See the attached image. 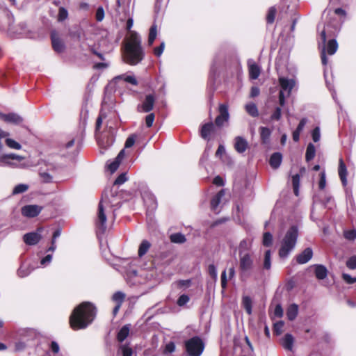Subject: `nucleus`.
Segmentation results:
<instances>
[{
  "mask_svg": "<svg viewBox=\"0 0 356 356\" xmlns=\"http://www.w3.org/2000/svg\"><path fill=\"white\" fill-rule=\"evenodd\" d=\"M280 90L279 92V104L281 107L285 105L286 99L288 98L296 86V81L293 79H289L284 76L279 77Z\"/></svg>",
  "mask_w": 356,
  "mask_h": 356,
  "instance_id": "nucleus-6",
  "label": "nucleus"
},
{
  "mask_svg": "<svg viewBox=\"0 0 356 356\" xmlns=\"http://www.w3.org/2000/svg\"><path fill=\"white\" fill-rule=\"evenodd\" d=\"M155 115L153 113L148 114L145 117V124L147 127H151L154 123Z\"/></svg>",
  "mask_w": 356,
  "mask_h": 356,
  "instance_id": "nucleus-55",
  "label": "nucleus"
},
{
  "mask_svg": "<svg viewBox=\"0 0 356 356\" xmlns=\"http://www.w3.org/2000/svg\"><path fill=\"white\" fill-rule=\"evenodd\" d=\"M104 17V10L102 7H99L96 11V19L101 22Z\"/></svg>",
  "mask_w": 356,
  "mask_h": 356,
  "instance_id": "nucleus-62",
  "label": "nucleus"
},
{
  "mask_svg": "<svg viewBox=\"0 0 356 356\" xmlns=\"http://www.w3.org/2000/svg\"><path fill=\"white\" fill-rule=\"evenodd\" d=\"M314 273L317 279L324 280L327 275V270L325 266L316 264L314 266Z\"/></svg>",
  "mask_w": 356,
  "mask_h": 356,
  "instance_id": "nucleus-27",
  "label": "nucleus"
},
{
  "mask_svg": "<svg viewBox=\"0 0 356 356\" xmlns=\"http://www.w3.org/2000/svg\"><path fill=\"white\" fill-rule=\"evenodd\" d=\"M129 334V327L128 325H124L118 332L117 339L120 342H122L126 339Z\"/></svg>",
  "mask_w": 356,
  "mask_h": 356,
  "instance_id": "nucleus-35",
  "label": "nucleus"
},
{
  "mask_svg": "<svg viewBox=\"0 0 356 356\" xmlns=\"http://www.w3.org/2000/svg\"><path fill=\"white\" fill-rule=\"evenodd\" d=\"M326 186V175L325 170L320 173V179L318 181V188L320 190H323Z\"/></svg>",
  "mask_w": 356,
  "mask_h": 356,
  "instance_id": "nucleus-50",
  "label": "nucleus"
},
{
  "mask_svg": "<svg viewBox=\"0 0 356 356\" xmlns=\"http://www.w3.org/2000/svg\"><path fill=\"white\" fill-rule=\"evenodd\" d=\"M150 247L151 243L147 240H143L139 245L138 256L140 257L144 256L147 252Z\"/></svg>",
  "mask_w": 356,
  "mask_h": 356,
  "instance_id": "nucleus-36",
  "label": "nucleus"
},
{
  "mask_svg": "<svg viewBox=\"0 0 356 356\" xmlns=\"http://www.w3.org/2000/svg\"><path fill=\"white\" fill-rule=\"evenodd\" d=\"M215 126L212 122L203 124L200 129V136L204 140H209L210 136L214 132Z\"/></svg>",
  "mask_w": 356,
  "mask_h": 356,
  "instance_id": "nucleus-22",
  "label": "nucleus"
},
{
  "mask_svg": "<svg viewBox=\"0 0 356 356\" xmlns=\"http://www.w3.org/2000/svg\"><path fill=\"white\" fill-rule=\"evenodd\" d=\"M141 196L147 212H152L157 207V202L154 195L147 188L141 191Z\"/></svg>",
  "mask_w": 356,
  "mask_h": 356,
  "instance_id": "nucleus-10",
  "label": "nucleus"
},
{
  "mask_svg": "<svg viewBox=\"0 0 356 356\" xmlns=\"http://www.w3.org/2000/svg\"><path fill=\"white\" fill-rule=\"evenodd\" d=\"M219 115L216 118L215 123L216 126L222 127L229 120V118L227 106L225 104H220L219 106Z\"/></svg>",
  "mask_w": 356,
  "mask_h": 356,
  "instance_id": "nucleus-15",
  "label": "nucleus"
},
{
  "mask_svg": "<svg viewBox=\"0 0 356 356\" xmlns=\"http://www.w3.org/2000/svg\"><path fill=\"white\" fill-rule=\"evenodd\" d=\"M9 136V133L3 131L0 129V150L3 149V145L2 143V140L5 139L6 144L10 149H20L22 148V145L17 141L13 139L7 138Z\"/></svg>",
  "mask_w": 356,
  "mask_h": 356,
  "instance_id": "nucleus-14",
  "label": "nucleus"
},
{
  "mask_svg": "<svg viewBox=\"0 0 356 356\" xmlns=\"http://www.w3.org/2000/svg\"><path fill=\"white\" fill-rule=\"evenodd\" d=\"M68 17V12L67 10L64 8L63 7L59 8V12L58 14V22H63Z\"/></svg>",
  "mask_w": 356,
  "mask_h": 356,
  "instance_id": "nucleus-48",
  "label": "nucleus"
},
{
  "mask_svg": "<svg viewBox=\"0 0 356 356\" xmlns=\"http://www.w3.org/2000/svg\"><path fill=\"white\" fill-rule=\"evenodd\" d=\"M271 131L268 127H260V137L263 143L266 144L269 142Z\"/></svg>",
  "mask_w": 356,
  "mask_h": 356,
  "instance_id": "nucleus-34",
  "label": "nucleus"
},
{
  "mask_svg": "<svg viewBox=\"0 0 356 356\" xmlns=\"http://www.w3.org/2000/svg\"><path fill=\"white\" fill-rule=\"evenodd\" d=\"M276 10L275 8L272 7L269 8L266 17V20L268 24H272L275 18Z\"/></svg>",
  "mask_w": 356,
  "mask_h": 356,
  "instance_id": "nucleus-49",
  "label": "nucleus"
},
{
  "mask_svg": "<svg viewBox=\"0 0 356 356\" xmlns=\"http://www.w3.org/2000/svg\"><path fill=\"white\" fill-rule=\"evenodd\" d=\"M282 117V109L280 107H276L273 111V113L270 115V120L272 121H278L281 119Z\"/></svg>",
  "mask_w": 356,
  "mask_h": 356,
  "instance_id": "nucleus-47",
  "label": "nucleus"
},
{
  "mask_svg": "<svg viewBox=\"0 0 356 356\" xmlns=\"http://www.w3.org/2000/svg\"><path fill=\"white\" fill-rule=\"evenodd\" d=\"M125 155L124 149H122L116 158L108 164V170L111 172V173H114L120 166L122 159H124Z\"/></svg>",
  "mask_w": 356,
  "mask_h": 356,
  "instance_id": "nucleus-20",
  "label": "nucleus"
},
{
  "mask_svg": "<svg viewBox=\"0 0 356 356\" xmlns=\"http://www.w3.org/2000/svg\"><path fill=\"white\" fill-rule=\"evenodd\" d=\"M52 260V254H48L44 258H42L40 261V265L43 267L49 265Z\"/></svg>",
  "mask_w": 356,
  "mask_h": 356,
  "instance_id": "nucleus-57",
  "label": "nucleus"
},
{
  "mask_svg": "<svg viewBox=\"0 0 356 356\" xmlns=\"http://www.w3.org/2000/svg\"><path fill=\"white\" fill-rule=\"evenodd\" d=\"M298 236V229L296 225L291 226L286 232L281 241L279 255L281 258H286L295 248Z\"/></svg>",
  "mask_w": 356,
  "mask_h": 356,
  "instance_id": "nucleus-4",
  "label": "nucleus"
},
{
  "mask_svg": "<svg viewBox=\"0 0 356 356\" xmlns=\"http://www.w3.org/2000/svg\"><path fill=\"white\" fill-rule=\"evenodd\" d=\"M164 48H165V42H162L159 47L154 48V55L158 57L161 56V54L163 52Z\"/></svg>",
  "mask_w": 356,
  "mask_h": 356,
  "instance_id": "nucleus-58",
  "label": "nucleus"
},
{
  "mask_svg": "<svg viewBox=\"0 0 356 356\" xmlns=\"http://www.w3.org/2000/svg\"><path fill=\"white\" fill-rule=\"evenodd\" d=\"M0 118L6 122L15 124H19L23 121L21 116L13 113L8 114L0 113Z\"/></svg>",
  "mask_w": 356,
  "mask_h": 356,
  "instance_id": "nucleus-23",
  "label": "nucleus"
},
{
  "mask_svg": "<svg viewBox=\"0 0 356 356\" xmlns=\"http://www.w3.org/2000/svg\"><path fill=\"white\" fill-rule=\"evenodd\" d=\"M344 237L349 241L355 240L356 238V231L353 229L345 231Z\"/></svg>",
  "mask_w": 356,
  "mask_h": 356,
  "instance_id": "nucleus-54",
  "label": "nucleus"
},
{
  "mask_svg": "<svg viewBox=\"0 0 356 356\" xmlns=\"http://www.w3.org/2000/svg\"><path fill=\"white\" fill-rule=\"evenodd\" d=\"M120 207V200L117 198V195H114L112 190L110 191L109 194L108 192L103 193L99 204L97 219L96 221L97 234H104L106 229V213L112 207L118 209Z\"/></svg>",
  "mask_w": 356,
  "mask_h": 356,
  "instance_id": "nucleus-2",
  "label": "nucleus"
},
{
  "mask_svg": "<svg viewBox=\"0 0 356 356\" xmlns=\"http://www.w3.org/2000/svg\"><path fill=\"white\" fill-rule=\"evenodd\" d=\"M248 66L250 79L252 80L258 79L261 74V67L252 59L248 60Z\"/></svg>",
  "mask_w": 356,
  "mask_h": 356,
  "instance_id": "nucleus-16",
  "label": "nucleus"
},
{
  "mask_svg": "<svg viewBox=\"0 0 356 356\" xmlns=\"http://www.w3.org/2000/svg\"><path fill=\"white\" fill-rule=\"evenodd\" d=\"M39 174L43 182L50 183L52 181L53 175L49 172L40 171Z\"/></svg>",
  "mask_w": 356,
  "mask_h": 356,
  "instance_id": "nucleus-44",
  "label": "nucleus"
},
{
  "mask_svg": "<svg viewBox=\"0 0 356 356\" xmlns=\"http://www.w3.org/2000/svg\"><path fill=\"white\" fill-rule=\"evenodd\" d=\"M42 210V207L36 204H29L24 206L21 212L23 216L26 218H34L40 214Z\"/></svg>",
  "mask_w": 356,
  "mask_h": 356,
  "instance_id": "nucleus-12",
  "label": "nucleus"
},
{
  "mask_svg": "<svg viewBox=\"0 0 356 356\" xmlns=\"http://www.w3.org/2000/svg\"><path fill=\"white\" fill-rule=\"evenodd\" d=\"M242 304L245 309L246 312L250 315L252 314V300L248 296H245L243 298Z\"/></svg>",
  "mask_w": 356,
  "mask_h": 356,
  "instance_id": "nucleus-39",
  "label": "nucleus"
},
{
  "mask_svg": "<svg viewBox=\"0 0 356 356\" xmlns=\"http://www.w3.org/2000/svg\"><path fill=\"white\" fill-rule=\"evenodd\" d=\"M294 337L292 334L287 333L281 339V345L289 351H293Z\"/></svg>",
  "mask_w": 356,
  "mask_h": 356,
  "instance_id": "nucleus-24",
  "label": "nucleus"
},
{
  "mask_svg": "<svg viewBox=\"0 0 356 356\" xmlns=\"http://www.w3.org/2000/svg\"><path fill=\"white\" fill-rule=\"evenodd\" d=\"M346 266L351 270L356 269V255L350 257L346 261Z\"/></svg>",
  "mask_w": 356,
  "mask_h": 356,
  "instance_id": "nucleus-53",
  "label": "nucleus"
},
{
  "mask_svg": "<svg viewBox=\"0 0 356 356\" xmlns=\"http://www.w3.org/2000/svg\"><path fill=\"white\" fill-rule=\"evenodd\" d=\"M312 249L310 248H307L296 256V261L300 264H304L307 263L312 258Z\"/></svg>",
  "mask_w": 356,
  "mask_h": 356,
  "instance_id": "nucleus-21",
  "label": "nucleus"
},
{
  "mask_svg": "<svg viewBox=\"0 0 356 356\" xmlns=\"http://www.w3.org/2000/svg\"><path fill=\"white\" fill-rule=\"evenodd\" d=\"M262 243L266 247H270L272 245L273 236L270 232H267L264 234Z\"/></svg>",
  "mask_w": 356,
  "mask_h": 356,
  "instance_id": "nucleus-43",
  "label": "nucleus"
},
{
  "mask_svg": "<svg viewBox=\"0 0 356 356\" xmlns=\"http://www.w3.org/2000/svg\"><path fill=\"white\" fill-rule=\"evenodd\" d=\"M282 161V155L279 152H275L270 156L269 163L273 168L277 169L281 165Z\"/></svg>",
  "mask_w": 356,
  "mask_h": 356,
  "instance_id": "nucleus-28",
  "label": "nucleus"
},
{
  "mask_svg": "<svg viewBox=\"0 0 356 356\" xmlns=\"http://www.w3.org/2000/svg\"><path fill=\"white\" fill-rule=\"evenodd\" d=\"M143 57L140 37L136 33L131 32L124 48V61L129 65H135L139 63Z\"/></svg>",
  "mask_w": 356,
  "mask_h": 356,
  "instance_id": "nucleus-3",
  "label": "nucleus"
},
{
  "mask_svg": "<svg viewBox=\"0 0 356 356\" xmlns=\"http://www.w3.org/2000/svg\"><path fill=\"white\" fill-rule=\"evenodd\" d=\"M339 176L342 182L343 186H346L347 184V168L343 160L341 158L339 161V169H338Z\"/></svg>",
  "mask_w": 356,
  "mask_h": 356,
  "instance_id": "nucleus-25",
  "label": "nucleus"
},
{
  "mask_svg": "<svg viewBox=\"0 0 356 356\" xmlns=\"http://www.w3.org/2000/svg\"><path fill=\"white\" fill-rule=\"evenodd\" d=\"M235 150L239 153H244L248 147V143L246 139L242 136H236L234 138V143Z\"/></svg>",
  "mask_w": 356,
  "mask_h": 356,
  "instance_id": "nucleus-19",
  "label": "nucleus"
},
{
  "mask_svg": "<svg viewBox=\"0 0 356 356\" xmlns=\"http://www.w3.org/2000/svg\"><path fill=\"white\" fill-rule=\"evenodd\" d=\"M274 315L276 317L281 318L283 316V309L281 305H277L274 309Z\"/></svg>",
  "mask_w": 356,
  "mask_h": 356,
  "instance_id": "nucleus-63",
  "label": "nucleus"
},
{
  "mask_svg": "<svg viewBox=\"0 0 356 356\" xmlns=\"http://www.w3.org/2000/svg\"><path fill=\"white\" fill-rule=\"evenodd\" d=\"M136 141V136L134 135H131L129 137L127 138L125 142L124 147L125 148H130L131 147Z\"/></svg>",
  "mask_w": 356,
  "mask_h": 356,
  "instance_id": "nucleus-59",
  "label": "nucleus"
},
{
  "mask_svg": "<svg viewBox=\"0 0 356 356\" xmlns=\"http://www.w3.org/2000/svg\"><path fill=\"white\" fill-rule=\"evenodd\" d=\"M96 307L90 302H83L76 307L70 316V324L74 330L86 328L96 316Z\"/></svg>",
  "mask_w": 356,
  "mask_h": 356,
  "instance_id": "nucleus-1",
  "label": "nucleus"
},
{
  "mask_svg": "<svg viewBox=\"0 0 356 356\" xmlns=\"http://www.w3.org/2000/svg\"><path fill=\"white\" fill-rule=\"evenodd\" d=\"M191 280H180L173 282L172 285L181 291H185L191 286Z\"/></svg>",
  "mask_w": 356,
  "mask_h": 356,
  "instance_id": "nucleus-30",
  "label": "nucleus"
},
{
  "mask_svg": "<svg viewBox=\"0 0 356 356\" xmlns=\"http://www.w3.org/2000/svg\"><path fill=\"white\" fill-rule=\"evenodd\" d=\"M338 49V43L334 38H330L325 43V55L326 53L330 56L334 54Z\"/></svg>",
  "mask_w": 356,
  "mask_h": 356,
  "instance_id": "nucleus-26",
  "label": "nucleus"
},
{
  "mask_svg": "<svg viewBox=\"0 0 356 356\" xmlns=\"http://www.w3.org/2000/svg\"><path fill=\"white\" fill-rule=\"evenodd\" d=\"M156 97L154 94H148L144 100L138 106V111L143 113H149L153 110Z\"/></svg>",
  "mask_w": 356,
  "mask_h": 356,
  "instance_id": "nucleus-11",
  "label": "nucleus"
},
{
  "mask_svg": "<svg viewBox=\"0 0 356 356\" xmlns=\"http://www.w3.org/2000/svg\"><path fill=\"white\" fill-rule=\"evenodd\" d=\"M209 275L214 278L217 277V269L213 264H210L208 267Z\"/></svg>",
  "mask_w": 356,
  "mask_h": 356,
  "instance_id": "nucleus-64",
  "label": "nucleus"
},
{
  "mask_svg": "<svg viewBox=\"0 0 356 356\" xmlns=\"http://www.w3.org/2000/svg\"><path fill=\"white\" fill-rule=\"evenodd\" d=\"M225 191L220 190L211 200V210L216 213H218L220 211V204L221 202L222 198L225 196Z\"/></svg>",
  "mask_w": 356,
  "mask_h": 356,
  "instance_id": "nucleus-18",
  "label": "nucleus"
},
{
  "mask_svg": "<svg viewBox=\"0 0 356 356\" xmlns=\"http://www.w3.org/2000/svg\"><path fill=\"white\" fill-rule=\"evenodd\" d=\"M284 327V322L279 321L274 324V331L277 334H280L282 332V329Z\"/></svg>",
  "mask_w": 356,
  "mask_h": 356,
  "instance_id": "nucleus-60",
  "label": "nucleus"
},
{
  "mask_svg": "<svg viewBox=\"0 0 356 356\" xmlns=\"http://www.w3.org/2000/svg\"><path fill=\"white\" fill-rule=\"evenodd\" d=\"M127 180V172L121 173L115 180L114 185H122Z\"/></svg>",
  "mask_w": 356,
  "mask_h": 356,
  "instance_id": "nucleus-52",
  "label": "nucleus"
},
{
  "mask_svg": "<svg viewBox=\"0 0 356 356\" xmlns=\"http://www.w3.org/2000/svg\"><path fill=\"white\" fill-rule=\"evenodd\" d=\"M271 267V252L268 250L265 252L264 268L266 270H269Z\"/></svg>",
  "mask_w": 356,
  "mask_h": 356,
  "instance_id": "nucleus-42",
  "label": "nucleus"
},
{
  "mask_svg": "<svg viewBox=\"0 0 356 356\" xmlns=\"http://www.w3.org/2000/svg\"><path fill=\"white\" fill-rule=\"evenodd\" d=\"M24 159V157L17 155L16 154H1L0 153V162L3 163L5 165H9L13 168H24L26 165L24 163L17 164L16 162L11 160L21 162Z\"/></svg>",
  "mask_w": 356,
  "mask_h": 356,
  "instance_id": "nucleus-8",
  "label": "nucleus"
},
{
  "mask_svg": "<svg viewBox=\"0 0 356 356\" xmlns=\"http://www.w3.org/2000/svg\"><path fill=\"white\" fill-rule=\"evenodd\" d=\"M185 346L190 356H200L204 348L203 341L198 337H192L186 341Z\"/></svg>",
  "mask_w": 356,
  "mask_h": 356,
  "instance_id": "nucleus-7",
  "label": "nucleus"
},
{
  "mask_svg": "<svg viewBox=\"0 0 356 356\" xmlns=\"http://www.w3.org/2000/svg\"><path fill=\"white\" fill-rule=\"evenodd\" d=\"M29 186L26 184H19L15 186L13 190V195L21 194L26 192L29 189Z\"/></svg>",
  "mask_w": 356,
  "mask_h": 356,
  "instance_id": "nucleus-40",
  "label": "nucleus"
},
{
  "mask_svg": "<svg viewBox=\"0 0 356 356\" xmlns=\"http://www.w3.org/2000/svg\"><path fill=\"white\" fill-rule=\"evenodd\" d=\"M157 35V26L155 24H153L150 29L148 38V44L149 46L152 45L154 40L156 39Z\"/></svg>",
  "mask_w": 356,
  "mask_h": 356,
  "instance_id": "nucleus-41",
  "label": "nucleus"
},
{
  "mask_svg": "<svg viewBox=\"0 0 356 356\" xmlns=\"http://www.w3.org/2000/svg\"><path fill=\"white\" fill-rule=\"evenodd\" d=\"M342 278L347 284H353L356 282V277H353L351 275L347 273H343Z\"/></svg>",
  "mask_w": 356,
  "mask_h": 356,
  "instance_id": "nucleus-61",
  "label": "nucleus"
},
{
  "mask_svg": "<svg viewBox=\"0 0 356 356\" xmlns=\"http://www.w3.org/2000/svg\"><path fill=\"white\" fill-rule=\"evenodd\" d=\"M115 80H118V79L124 80L125 82L129 83L134 86H136L138 84L137 79H136L134 75L124 74L117 76L116 77H115Z\"/></svg>",
  "mask_w": 356,
  "mask_h": 356,
  "instance_id": "nucleus-32",
  "label": "nucleus"
},
{
  "mask_svg": "<svg viewBox=\"0 0 356 356\" xmlns=\"http://www.w3.org/2000/svg\"><path fill=\"white\" fill-rule=\"evenodd\" d=\"M253 266V260L248 252L239 251V268L241 275L250 271Z\"/></svg>",
  "mask_w": 356,
  "mask_h": 356,
  "instance_id": "nucleus-9",
  "label": "nucleus"
},
{
  "mask_svg": "<svg viewBox=\"0 0 356 356\" xmlns=\"http://www.w3.org/2000/svg\"><path fill=\"white\" fill-rule=\"evenodd\" d=\"M125 298L124 293L121 291H117L113 295V300L116 302L117 304L122 305Z\"/></svg>",
  "mask_w": 356,
  "mask_h": 356,
  "instance_id": "nucleus-45",
  "label": "nucleus"
},
{
  "mask_svg": "<svg viewBox=\"0 0 356 356\" xmlns=\"http://www.w3.org/2000/svg\"><path fill=\"white\" fill-rule=\"evenodd\" d=\"M339 31V26L337 23L330 22L324 25L323 30L320 34L321 42L319 45L322 44V49L321 53V61L323 65H326L327 63V56L325 55V43L327 40L330 38L336 36Z\"/></svg>",
  "mask_w": 356,
  "mask_h": 356,
  "instance_id": "nucleus-5",
  "label": "nucleus"
},
{
  "mask_svg": "<svg viewBox=\"0 0 356 356\" xmlns=\"http://www.w3.org/2000/svg\"><path fill=\"white\" fill-rule=\"evenodd\" d=\"M298 313V307L296 304L291 305L286 311V316L289 321H293Z\"/></svg>",
  "mask_w": 356,
  "mask_h": 356,
  "instance_id": "nucleus-31",
  "label": "nucleus"
},
{
  "mask_svg": "<svg viewBox=\"0 0 356 356\" xmlns=\"http://www.w3.org/2000/svg\"><path fill=\"white\" fill-rule=\"evenodd\" d=\"M51 39L52 47L54 51L58 53L62 52L65 49V45L63 41L58 37V34L56 31H51Z\"/></svg>",
  "mask_w": 356,
  "mask_h": 356,
  "instance_id": "nucleus-17",
  "label": "nucleus"
},
{
  "mask_svg": "<svg viewBox=\"0 0 356 356\" xmlns=\"http://www.w3.org/2000/svg\"><path fill=\"white\" fill-rule=\"evenodd\" d=\"M316 155V147L312 143H309L305 153V159L307 162L312 160Z\"/></svg>",
  "mask_w": 356,
  "mask_h": 356,
  "instance_id": "nucleus-33",
  "label": "nucleus"
},
{
  "mask_svg": "<svg viewBox=\"0 0 356 356\" xmlns=\"http://www.w3.org/2000/svg\"><path fill=\"white\" fill-rule=\"evenodd\" d=\"M99 146L102 148H107L113 145L114 143V138L113 135H105L99 138Z\"/></svg>",
  "mask_w": 356,
  "mask_h": 356,
  "instance_id": "nucleus-29",
  "label": "nucleus"
},
{
  "mask_svg": "<svg viewBox=\"0 0 356 356\" xmlns=\"http://www.w3.org/2000/svg\"><path fill=\"white\" fill-rule=\"evenodd\" d=\"M170 238L171 242L175 243H184L186 241L185 235L181 233L172 234L170 235Z\"/></svg>",
  "mask_w": 356,
  "mask_h": 356,
  "instance_id": "nucleus-38",
  "label": "nucleus"
},
{
  "mask_svg": "<svg viewBox=\"0 0 356 356\" xmlns=\"http://www.w3.org/2000/svg\"><path fill=\"white\" fill-rule=\"evenodd\" d=\"M42 228H38L35 232L25 234L23 236L24 242L29 245H36L42 238Z\"/></svg>",
  "mask_w": 356,
  "mask_h": 356,
  "instance_id": "nucleus-13",
  "label": "nucleus"
},
{
  "mask_svg": "<svg viewBox=\"0 0 356 356\" xmlns=\"http://www.w3.org/2000/svg\"><path fill=\"white\" fill-rule=\"evenodd\" d=\"M122 356H132L133 350L128 345L124 344L120 347Z\"/></svg>",
  "mask_w": 356,
  "mask_h": 356,
  "instance_id": "nucleus-46",
  "label": "nucleus"
},
{
  "mask_svg": "<svg viewBox=\"0 0 356 356\" xmlns=\"http://www.w3.org/2000/svg\"><path fill=\"white\" fill-rule=\"evenodd\" d=\"M246 112L252 117H257L259 115L258 108L254 103H248L245 106Z\"/></svg>",
  "mask_w": 356,
  "mask_h": 356,
  "instance_id": "nucleus-37",
  "label": "nucleus"
},
{
  "mask_svg": "<svg viewBox=\"0 0 356 356\" xmlns=\"http://www.w3.org/2000/svg\"><path fill=\"white\" fill-rule=\"evenodd\" d=\"M312 136L314 142L316 143L320 140L321 138V133L319 127H316L314 129L312 133Z\"/></svg>",
  "mask_w": 356,
  "mask_h": 356,
  "instance_id": "nucleus-56",
  "label": "nucleus"
},
{
  "mask_svg": "<svg viewBox=\"0 0 356 356\" xmlns=\"http://www.w3.org/2000/svg\"><path fill=\"white\" fill-rule=\"evenodd\" d=\"M189 300H190V298L188 295L182 294L177 299V304L179 307H182V306H184L185 305H186L189 302Z\"/></svg>",
  "mask_w": 356,
  "mask_h": 356,
  "instance_id": "nucleus-51",
  "label": "nucleus"
}]
</instances>
